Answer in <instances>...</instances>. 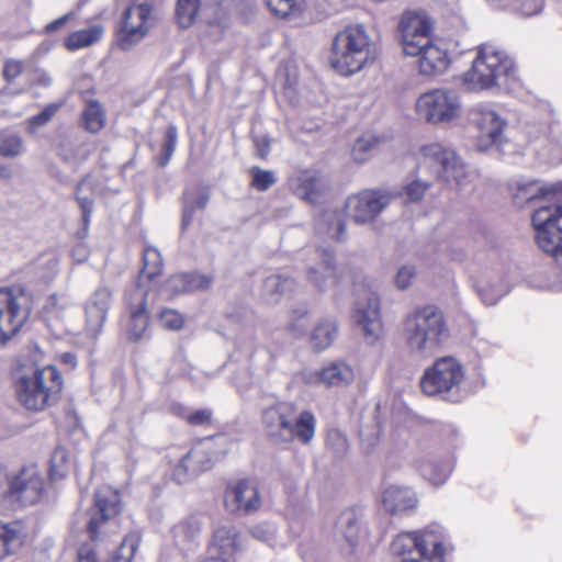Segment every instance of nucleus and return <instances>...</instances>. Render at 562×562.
Instances as JSON below:
<instances>
[{"instance_id":"obj_42","label":"nucleus","mask_w":562,"mask_h":562,"mask_svg":"<svg viewBox=\"0 0 562 562\" xmlns=\"http://www.w3.org/2000/svg\"><path fill=\"white\" fill-rule=\"evenodd\" d=\"M250 536L271 548L279 546L278 528L272 522H260L249 529Z\"/></svg>"},{"instance_id":"obj_47","label":"nucleus","mask_w":562,"mask_h":562,"mask_svg":"<svg viewBox=\"0 0 562 562\" xmlns=\"http://www.w3.org/2000/svg\"><path fill=\"white\" fill-rule=\"evenodd\" d=\"M251 173V187L258 191H266L271 188L276 182L277 178L273 171L263 170L257 166L250 169Z\"/></svg>"},{"instance_id":"obj_24","label":"nucleus","mask_w":562,"mask_h":562,"mask_svg":"<svg viewBox=\"0 0 562 562\" xmlns=\"http://www.w3.org/2000/svg\"><path fill=\"white\" fill-rule=\"evenodd\" d=\"M147 291L142 289L140 282L130 294V323L127 325L128 338L137 341L145 337L148 326Z\"/></svg>"},{"instance_id":"obj_36","label":"nucleus","mask_w":562,"mask_h":562,"mask_svg":"<svg viewBox=\"0 0 562 562\" xmlns=\"http://www.w3.org/2000/svg\"><path fill=\"white\" fill-rule=\"evenodd\" d=\"M103 34L101 25H93L88 29L79 30L71 33L65 41L68 50H78L97 43Z\"/></svg>"},{"instance_id":"obj_25","label":"nucleus","mask_w":562,"mask_h":562,"mask_svg":"<svg viewBox=\"0 0 562 562\" xmlns=\"http://www.w3.org/2000/svg\"><path fill=\"white\" fill-rule=\"evenodd\" d=\"M382 504L392 515H407L416 508L417 497L409 487L392 485L384 490Z\"/></svg>"},{"instance_id":"obj_43","label":"nucleus","mask_w":562,"mask_h":562,"mask_svg":"<svg viewBox=\"0 0 562 562\" xmlns=\"http://www.w3.org/2000/svg\"><path fill=\"white\" fill-rule=\"evenodd\" d=\"M270 11L280 18L297 16L302 11L300 0H265Z\"/></svg>"},{"instance_id":"obj_20","label":"nucleus","mask_w":562,"mask_h":562,"mask_svg":"<svg viewBox=\"0 0 562 562\" xmlns=\"http://www.w3.org/2000/svg\"><path fill=\"white\" fill-rule=\"evenodd\" d=\"M211 442L212 439L203 440L181 458L173 472V476L179 483L213 467L215 457L211 453Z\"/></svg>"},{"instance_id":"obj_11","label":"nucleus","mask_w":562,"mask_h":562,"mask_svg":"<svg viewBox=\"0 0 562 562\" xmlns=\"http://www.w3.org/2000/svg\"><path fill=\"white\" fill-rule=\"evenodd\" d=\"M419 119L430 124L450 123L461 114L459 94L449 89H434L419 95L416 101Z\"/></svg>"},{"instance_id":"obj_55","label":"nucleus","mask_w":562,"mask_h":562,"mask_svg":"<svg viewBox=\"0 0 562 562\" xmlns=\"http://www.w3.org/2000/svg\"><path fill=\"white\" fill-rule=\"evenodd\" d=\"M482 302L486 305H494L506 293L503 288L494 285H483L477 289Z\"/></svg>"},{"instance_id":"obj_18","label":"nucleus","mask_w":562,"mask_h":562,"mask_svg":"<svg viewBox=\"0 0 562 562\" xmlns=\"http://www.w3.org/2000/svg\"><path fill=\"white\" fill-rule=\"evenodd\" d=\"M225 506L231 513L239 516L257 512L261 506V497L256 483L243 479L228 485L225 492Z\"/></svg>"},{"instance_id":"obj_46","label":"nucleus","mask_w":562,"mask_h":562,"mask_svg":"<svg viewBox=\"0 0 562 562\" xmlns=\"http://www.w3.org/2000/svg\"><path fill=\"white\" fill-rule=\"evenodd\" d=\"M178 142V131L175 125H169L165 132V139L161 147V155L158 158V164L166 167L171 159Z\"/></svg>"},{"instance_id":"obj_33","label":"nucleus","mask_w":562,"mask_h":562,"mask_svg":"<svg viewBox=\"0 0 562 562\" xmlns=\"http://www.w3.org/2000/svg\"><path fill=\"white\" fill-rule=\"evenodd\" d=\"M295 281L283 274H272L265 279L262 295L270 303L279 302L281 295L294 290Z\"/></svg>"},{"instance_id":"obj_19","label":"nucleus","mask_w":562,"mask_h":562,"mask_svg":"<svg viewBox=\"0 0 562 562\" xmlns=\"http://www.w3.org/2000/svg\"><path fill=\"white\" fill-rule=\"evenodd\" d=\"M352 318L364 337L371 344L375 342L382 333L379 295L374 292H368L363 301L357 302Z\"/></svg>"},{"instance_id":"obj_2","label":"nucleus","mask_w":562,"mask_h":562,"mask_svg":"<svg viewBox=\"0 0 562 562\" xmlns=\"http://www.w3.org/2000/svg\"><path fill=\"white\" fill-rule=\"evenodd\" d=\"M402 335L411 352L429 357L448 337V327L442 312L436 306L428 305L406 315Z\"/></svg>"},{"instance_id":"obj_26","label":"nucleus","mask_w":562,"mask_h":562,"mask_svg":"<svg viewBox=\"0 0 562 562\" xmlns=\"http://www.w3.org/2000/svg\"><path fill=\"white\" fill-rule=\"evenodd\" d=\"M292 188L295 195L315 204L328 189V183L319 173L305 170L292 181Z\"/></svg>"},{"instance_id":"obj_5","label":"nucleus","mask_w":562,"mask_h":562,"mask_svg":"<svg viewBox=\"0 0 562 562\" xmlns=\"http://www.w3.org/2000/svg\"><path fill=\"white\" fill-rule=\"evenodd\" d=\"M391 550L401 562H445L446 533L438 525L419 532H402L394 538Z\"/></svg>"},{"instance_id":"obj_17","label":"nucleus","mask_w":562,"mask_h":562,"mask_svg":"<svg viewBox=\"0 0 562 562\" xmlns=\"http://www.w3.org/2000/svg\"><path fill=\"white\" fill-rule=\"evenodd\" d=\"M305 279L321 293L337 281V267L331 249L317 247L314 250L306 263Z\"/></svg>"},{"instance_id":"obj_37","label":"nucleus","mask_w":562,"mask_h":562,"mask_svg":"<svg viewBox=\"0 0 562 562\" xmlns=\"http://www.w3.org/2000/svg\"><path fill=\"white\" fill-rule=\"evenodd\" d=\"M209 200L210 194L205 189L200 190L196 195H193L191 192L184 193L181 221L182 231L191 224L196 210H204L206 207Z\"/></svg>"},{"instance_id":"obj_50","label":"nucleus","mask_w":562,"mask_h":562,"mask_svg":"<svg viewBox=\"0 0 562 562\" xmlns=\"http://www.w3.org/2000/svg\"><path fill=\"white\" fill-rule=\"evenodd\" d=\"M161 327L170 330H179L183 327L184 318L175 310L165 308L159 314Z\"/></svg>"},{"instance_id":"obj_62","label":"nucleus","mask_w":562,"mask_h":562,"mask_svg":"<svg viewBox=\"0 0 562 562\" xmlns=\"http://www.w3.org/2000/svg\"><path fill=\"white\" fill-rule=\"evenodd\" d=\"M85 186V181H81L76 187V200L82 212H92L93 210V200L89 196H81L80 191Z\"/></svg>"},{"instance_id":"obj_13","label":"nucleus","mask_w":562,"mask_h":562,"mask_svg":"<svg viewBox=\"0 0 562 562\" xmlns=\"http://www.w3.org/2000/svg\"><path fill=\"white\" fill-rule=\"evenodd\" d=\"M469 121L477 130L476 148L486 151L498 148L505 139L507 121L491 104L480 103L469 111Z\"/></svg>"},{"instance_id":"obj_3","label":"nucleus","mask_w":562,"mask_h":562,"mask_svg":"<svg viewBox=\"0 0 562 562\" xmlns=\"http://www.w3.org/2000/svg\"><path fill=\"white\" fill-rule=\"evenodd\" d=\"M516 72L514 60L504 50L492 44H483L462 81L468 90L481 91L515 81Z\"/></svg>"},{"instance_id":"obj_39","label":"nucleus","mask_w":562,"mask_h":562,"mask_svg":"<svg viewBox=\"0 0 562 562\" xmlns=\"http://www.w3.org/2000/svg\"><path fill=\"white\" fill-rule=\"evenodd\" d=\"M85 128L90 133L99 132L105 123V113L98 101H90L82 112Z\"/></svg>"},{"instance_id":"obj_63","label":"nucleus","mask_w":562,"mask_h":562,"mask_svg":"<svg viewBox=\"0 0 562 562\" xmlns=\"http://www.w3.org/2000/svg\"><path fill=\"white\" fill-rule=\"evenodd\" d=\"M32 81L35 85L48 87L52 85V77L47 71L43 69H34Z\"/></svg>"},{"instance_id":"obj_30","label":"nucleus","mask_w":562,"mask_h":562,"mask_svg":"<svg viewBox=\"0 0 562 562\" xmlns=\"http://www.w3.org/2000/svg\"><path fill=\"white\" fill-rule=\"evenodd\" d=\"M316 232L330 240L340 241L345 238L346 223L339 211H325L317 220Z\"/></svg>"},{"instance_id":"obj_10","label":"nucleus","mask_w":562,"mask_h":562,"mask_svg":"<svg viewBox=\"0 0 562 562\" xmlns=\"http://www.w3.org/2000/svg\"><path fill=\"white\" fill-rule=\"evenodd\" d=\"M531 221L539 248L562 267V205H542L533 212Z\"/></svg>"},{"instance_id":"obj_45","label":"nucleus","mask_w":562,"mask_h":562,"mask_svg":"<svg viewBox=\"0 0 562 562\" xmlns=\"http://www.w3.org/2000/svg\"><path fill=\"white\" fill-rule=\"evenodd\" d=\"M199 0H178L176 14L181 27H189L196 15Z\"/></svg>"},{"instance_id":"obj_35","label":"nucleus","mask_w":562,"mask_h":562,"mask_svg":"<svg viewBox=\"0 0 562 562\" xmlns=\"http://www.w3.org/2000/svg\"><path fill=\"white\" fill-rule=\"evenodd\" d=\"M549 194H562V183L547 188L540 187L538 181L517 182V191L513 198L517 204H521Z\"/></svg>"},{"instance_id":"obj_16","label":"nucleus","mask_w":562,"mask_h":562,"mask_svg":"<svg viewBox=\"0 0 562 562\" xmlns=\"http://www.w3.org/2000/svg\"><path fill=\"white\" fill-rule=\"evenodd\" d=\"M394 196L387 190H363L346 200V212L356 223H369L391 203Z\"/></svg>"},{"instance_id":"obj_29","label":"nucleus","mask_w":562,"mask_h":562,"mask_svg":"<svg viewBox=\"0 0 562 562\" xmlns=\"http://www.w3.org/2000/svg\"><path fill=\"white\" fill-rule=\"evenodd\" d=\"M213 279L210 276L196 272L181 273L170 278L168 286L172 293L179 294L184 292L205 290L211 286Z\"/></svg>"},{"instance_id":"obj_53","label":"nucleus","mask_w":562,"mask_h":562,"mask_svg":"<svg viewBox=\"0 0 562 562\" xmlns=\"http://www.w3.org/2000/svg\"><path fill=\"white\" fill-rule=\"evenodd\" d=\"M515 10L522 16H533L539 14L543 8L542 0H516Z\"/></svg>"},{"instance_id":"obj_9","label":"nucleus","mask_w":562,"mask_h":562,"mask_svg":"<svg viewBox=\"0 0 562 562\" xmlns=\"http://www.w3.org/2000/svg\"><path fill=\"white\" fill-rule=\"evenodd\" d=\"M122 510L121 496L110 486H101L94 493L93 506L89 509L87 533L91 542H99L115 533L117 516Z\"/></svg>"},{"instance_id":"obj_54","label":"nucleus","mask_w":562,"mask_h":562,"mask_svg":"<svg viewBox=\"0 0 562 562\" xmlns=\"http://www.w3.org/2000/svg\"><path fill=\"white\" fill-rule=\"evenodd\" d=\"M327 446L333 449L337 456H342L348 450L347 437L339 430H330L327 436Z\"/></svg>"},{"instance_id":"obj_56","label":"nucleus","mask_w":562,"mask_h":562,"mask_svg":"<svg viewBox=\"0 0 562 562\" xmlns=\"http://www.w3.org/2000/svg\"><path fill=\"white\" fill-rule=\"evenodd\" d=\"M430 187L428 182L416 180L411 182L405 188V193L411 202H417L423 199L425 192Z\"/></svg>"},{"instance_id":"obj_6","label":"nucleus","mask_w":562,"mask_h":562,"mask_svg":"<svg viewBox=\"0 0 562 562\" xmlns=\"http://www.w3.org/2000/svg\"><path fill=\"white\" fill-rule=\"evenodd\" d=\"M465 379L462 364L453 357L437 359L425 370L420 379L422 391L429 396H439L450 402L462 398L461 386Z\"/></svg>"},{"instance_id":"obj_34","label":"nucleus","mask_w":562,"mask_h":562,"mask_svg":"<svg viewBox=\"0 0 562 562\" xmlns=\"http://www.w3.org/2000/svg\"><path fill=\"white\" fill-rule=\"evenodd\" d=\"M337 531L350 546H355L361 537L362 526L360 517L355 509H347L337 520Z\"/></svg>"},{"instance_id":"obj_61","label":"nucleus","mask_w":562,"mask_h":562,"mask_svg":"<svg viewBox=\"0 0 562 562\" xmlns=\"http://www.w3.org/2000/svg\"><path fill=\"white\" fill-rule=\"evenodd\" d=\"M78 562H99L91 543H83L78 550Z\"/></svg>"},{"instance_id":"obj_21","label":"nucleus","mask_w":562,"mask_h":562,"mask_svg":"<svg viewBox=\"0 0 562 562\" xmlns=\"http://www.w3.org/2000/svg\"><path fill=\"white\" fill-rule=\"evenodd\" d=\"M112 301V291L106 286L98 288L87 299L85 303V316L87 329L91 335H97L103 327Z\"/></svg>"},{"instance_id":"obj_1","label":"nucleus","mask_w":562,"mask_h":562,"mask_svg":"<svg viewBox=\"0 0 562 562\" xmlns=\"http://www.w3.org/2000/svg\"><path fill=\"white\" fill-rule=\"evenodd\" d=\"M266 437L273 445L299 441L310 445L316 431L315 415L308 409L299 411L293 402H277L261 413Z\"/></svg>"},{"instance_id":"obj_60","label":"nucleus","mask_w":562,"mask_h":562,"mask_svg":"<svg viewBox=\"0 0 562 562\" xmlns=\"http://www.w3.org/2000/svg\"><path fill=\"white\" fill-rule=\"evenodd\" d=\"M254 144L257 150V155L261 159H266L270 153V138L266 135L254 136Z\"/></svg>"},{"instance_id":"obj_32","label":"nucleus","mask_w":562,"mask_h":562,"mask_svg":"<svg viewBox=\"0 0 562 562\" xmlns=\"http://www.w3.org/2000/svg\"><path fill=\"white\" fill-rule=\"evenodd\" d=\"M338 335V323L334 317H326L317 323L311 336V345L314 350L327 349Z\"/></svg>"},{"instance_id":"obj_48","label":"nucleus","mask_w":562,"mask_h":562,"mask_svg":"<svg viewBox=\"0 0 562 562\" xmlns=\"http://www.w3.org/2000/svg\"><path fill=\"white\" fill-rule=\"evenodd\" d=\"M423 475L431 482L434 485H441L446 482L450 474L449 467L447 464H426L423 467Z\"/></svg>"},{"instance_id":"obj_44","label":"nucleus","mask_w":562,"mask_h":562,"mask_svg":"<svg viewBox=\"0 0 562 562\" xmlns=\"http://www.w3.org/2000/svg\"><path fill=\"white\" fill-rule=\"evenodd\" d=\"M379 144V138L374 135H364L359 137L352 146V158L357 162H364L369 159L370 154Z\"/></svg>"},{"instance_id":"obj_59","label":"nucleus","mask_w":562,"mask_h":562,"mask_svg":"<svg viewBox=\"0 0 562 562\" xmlns=\"http://www.w3.org/2000/svg\"><path fill=\"white\" fill-rule=\"evenodd\" d=\"M212 411L203 408L195 411L187 416V422L192 426L209 425L212 422Z\"/></svg>"},{"instance_id":"obj_8","label":"nucleus","mask_w":562,"mask_h":562,"mask_svg":"<svg viewBox=\"0 0 562 562\" xmlns=\"http://www.w3.org/2000/svg\"><path fill=\"white\" fill-rule=\"evenodd\" d=\"M43 492L44 481L35 467L24 468L14 475L0 470V506L34 505Z\"/></svg>"},{"instance_id":"obj_22","label":"nucleus","mask_w":562,"mask_h":562,"mask_svg":"<svg viewBox=\"0 0 562 562\" xmlns=\"http://www.w3.org/2000/svg\"><path fill=\"white\" fill-rule=\"evenodd\" d=\"M431 31L432 22L427 14L414 11L404 12L398 23L402 48L414 52L416 46L412 40L422 37L426 42V37L431 35Z\"/></svg>"},{"instance_id":"obj_58","label":"nucleus","mask_w":562,"mask_h":562,"mask_svg":"<svg viewBox=\"0 0 562 562\" xmlns=\"http://www.w3.org/2000/svg\"><path fill=\"white\" fill-rule=\"evenodd\" d=\"M24 69V63L22 60L9 58L5 59L3 65V77L8 82H12L16 79Z\"/></svg>"},{"instance_id":"obj_12","label":"nucleus","mask_w":562,"mask_h":562,"mask_svg":"<svg viewBox=\"0 0 562 562\" xmlns=\"http://www.w3.org/2000/svg\"><path fill=\"white\" fill-rule=\"evenodd\" d=\"M29 297L21 289H0V348L30 317Z\"/></svg>"},{"instance_id":"obj_57","label":"nucleus","mask_w":562,"mask_h":562,"mask_svg":"<svg viewBox=\"0 0 562 562\" xmlns=\"http://www.w3.org/2000/svg\"><path fill=\"white\" fill-rule=\"evenodd\" d=\"M416 274L413 266L405 265L401 267L395 276V284L400 290L407 289Z\"/></svg>"},{"instance_id":"obj_52","label":"nucleus","mask_w":562,"mask_h":562,"mask_svg":"<svg viewBox=\"0 0 562 562\" xmlns=\"http://www.w3.org/2000/svg\"><path fill=\"white\" fill-rule=\"evenodd\" d=\"M23 150V143L19 136H9L0 143V155L3 157H15Z\"/></svg>"},{"instance_id":"obj_31","label":"nucleus","mask_w":562,"mask_h":562,"mask_svg":"<svg viewBox=\"0 0 562 562\" xmlns=\"http://www.w3.org/2000/svg\"><path fill=\"white\" fill-rule=\"evenodd\" d=\"M201 532V522L196 517H188L176 524L171 533L176 546L186 550L191 549L192 544L195 543Z\"/></svg>"},{"instance_id":"obj_15","label":"nucleus","mask_w":562,"mask_h":562,"mask_svg":"<svg viewBox=\"0 0 562 562\" xmlns=\"http://www.w3.org/2000/svg\"><path fill=\"white\" fill-rule=\"evenodd\" d=\"M155 0H132L123 14L117 43L126 50L139 42L147 32L146 23L151 16Z\"/></svg>"},{"instance_id":"obj_41","label":"nucleus","mask_w":562,"mask_h":562,"mask_svg":"<svg viewBox=\"0 0 562 562\" xmlns=\"http://www.w3.org/2000/svg\"><path fill=\"white\" fill-rule=\"evenodd\" d=\"M69 469L68 453L65 448L57 447L49 461V477L53 481L64 479Z\"/></svg>"},{"instance_id":"obj_28","label":"nucleus","mask_w":562,"mask_h":562,"mask_svg":"<svg viewBox=\"0 0 562 562\" xmlns=\"http://www.w3.org/2000/svg\"><path fill=\"white\" fill-rule=\"evenodd\" d=\"M355 380L353 369L344 361H335L315 372V381L327 386H341Z\"/></svg>"},{"instance_id":"obj_14","label":"nucleus","mask_w":562,"mask_h":562,"mask_svg":"<svg viewBox=\"0 0 562 562\" xmlns=\"http://www.w3.org/2000/svg\"><path fill=\"white\" fill-rule=\"evenodd\" d=\"M424 164L434 168L435 172L447 183L457 187L465 184L468 169L453 150L445 148L440 144H430L422 148Z\"/></svg>"},{"instance_id":"obj_23","label":"nucleus","mask_w":562,"mask_h":562,"mask_svg":"<svg viewBox=\"0 0 562 562\" xmlns=\"http://www.w3.org/2000/svg\"><path fill=\"white\" fill-rule=\"evenodd\" d=\"M240 546V535L233 525L218 526L213 533L212 542L204 562H229V558Z\"/></svg>"},{"instance_id":"obj_40","label":"nucleus","mask_w":562,"mask_h":562,"mask_svg":"<svg viewBox=\"0 0 562 562\" xmlns=\"http://www.w3.org/2000/svg\"><path fill=\"white\" fill-rule=\"evenodd\" d=\"M21 544L20 532L15 528L0 522V560L13 553Z\"/></svg>"},{"instance_id":"obj_64","label":"nucleus","mask_w":562,"mask_h":562,"mask_svg":"<svg viewBox=\"0 0 562 562\" xmlns=\"http://www.w3.org/2000/svg\"><path fill=\"white\" fill-rule=\"evenodd\" d=\"M412 42L415 44V50L414 52H409L407 49H403L404 54L407 55V56H416V54L420 53V49L423 47H426L430 42V37H426V42L424 40H422V37H414L412 40Z\"/></svg>"},{"instance_id":"obj_38","label":"nucleus","mask_w":562,"mask_h":562,"mask_svg":"<svg viewBox=\"0 0 562 562\" xmlns=\"http://www.w3.org/2000/svg\"><path fill=\"white\" fill-rule=\"evenodd\" d=\"M162 258L159 250L155 247H147L143 254V268L140 270L139 280L146 278L154 280L161 273Z\"/></svg>"},{"instance_id":"obj_51","label":"nucleus","mask_w":562,"mask_h":562,"mask_svg":"<svg viewBox=\"0 0 562 562\" xmlns=\"http://www.w3.org/2000/svg\"><path fill=\"white\" fill-rule=\"evenodd\" d=\"M137 548V540L134 537H126L110 562H131Z\"/></svg>"},{"instance_id":"obj_27","label":"nucleus","mask_w":562,"mask_h":562,"mask_svg":"<svg viewBox=\"0 0 562 562\" xmlns=\"http://www.w3.org/2000/svg\"><path fill=\"white\" fill-rule=\"evenodd\" d=\"M418 57L419 71L423 75L431 76L442 72L448 66V56L446 50L441 49L431 42L416 54Z\"/></svg>"},{"instance_id":"obj_49","label":"nucleus","mask_w":562,"mask_h":562,"mask_svg":"<svg viewBox=\"0 0 562 562\" xmlns=\"http://www.w3.org/2000/svg\"><path fill=\"white\" fill-rule=\"evenodd\" d=\"M58 104H48L43 111L29 120V130L31 133H35L40 127L46 125L58 111Z\"/></svg>"},{"instance_id":"obj_7","label":"nucleus","mask_w":562,"mask_h":562,"mask_svg":"<svg viewBox=\"0 0 562 562\" xmlns=\"http://www.w3.org/2000/svg\"><path fill=\"white\" fill-rule=\"evenodd\" d=\"M369 58V36L361 25L348 26L333 43L330 63L344 76L359 71Z\"/></svg>"},{"instance_id":"obj_4","label":"nucleus","mask_w":562,"mask_h":562,"mask_svg":"<svg viewBox=\"0 0 562 562\" xmlns=\"http://www.w3.org/2000/svg\"><path fill=\"white\" fill-rule=\"evenodd\" d=\"M63 379L54 366L21 372L15 380L19 402L29 411L41 412L57 402Z\"/></svg>"}]
</instances>
